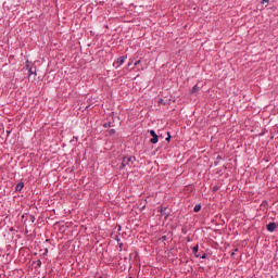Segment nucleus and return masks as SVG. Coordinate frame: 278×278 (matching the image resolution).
I'll return each mask as SVG.
<instances>
[{"instance_id": "obj_12", "label": "nucleus", "mask_w": 278, "mask_h": 278, "mask_svg": "<svg viewBox=\"0 0 278 278\" xmlns=\"http://www.w3.org/2000/svg\"><path fill=\"white\" fill-rule=\"evenodd\" d=\"M103 127H104L105 129H108V127H111V125H110V123H105V124H103Z\"/></svg>"}, {"instance_id": "obj_4", "label": "nucleus", "mask_w": 278, "mask_h": 278, "mask_svg": "<svg viewBox=\"0 0 278 278\" xmlns=\"http://www.w3.org/2000/svg\"><path fill=\"white\" fill-rule=\"evenodd\" d=\"M275 229H277V224L276 223H269L267 225V231L273 232V231H275Z\"/></svg>"}, {"instance_id": "obj_9", "label": "nucleus", "mask_w": 278, "mask_h": 278, "mask_svg": "<svg viewBox=\"0 0 278 278\" xmlns=\"http://www.w3.org/2000/svg\"><path fill=\"white\" fill-rule=\"evenodd\" d=\"M192 253H193L194 255H197V253H199V245H194V247L192 248Z\"/></svg>"}, {"instance_id": "obj_1", "label": "nucleus", "mask_w": 278, "mask_h": 278, "mask_svg": "<svg viewBox=\"0 0 278 278\" xmlns=\"http://www.w3.org/2000/svg\"><path fill=\"white\" fill-rule=\"evenodd\" d=\"M26 71H28V79H36L37 73H36V66H29V64H26L25 66Z\"/></svg>"}, {"instance_id": "obj_11", "label": "nucleus", "mask_w": 278, "mask_h": 278, "mask_svg": "<svg viewBox=\"0 0 278 278\" xmlns=\"http://www.w3.org/2000/svg\"><path fill=\"white\" fill-rule=\"evenodd\" d=\"M262 3H265V8H268V3H270V0H262Z\"/></svg>"}, {"instance_id": "obj_2", "label": "nucleus", "mask_w": 278, "mask_h": 278, "mask_svg": "<svg viewBox=\"0 0 278 278\" xmlns=\"http://www.w3.org/2000/svg\"><path fill=\"white\" fill-rule=\"evenodd\" d=\"M135 160L136 157L134 156H125L122 161V168H125V166H131Z\"/></svg>"}, {"instance_id": "obj_8", "label": "nucleus", "mask_w": 278, "mask_h": 278, "mask_svg": "<svg viewBox=\"0 0 278 278\" xmlns=\"http://www.w3.org/2000/svg\"><path fill=\"white\" fill-rule=\"evenodd\" d=\"M195 92H199V86L197 85L191 89V94H194Z\"/></svg>"}, {"instance_id": "obj_14", "label": "nucleus", "mask_w": 278, "mask_h": 278, "mask_svg": "<svg viewBox=\"0 0 278 278\" xmlns=\"http://www.w3.org/2000/svg\"><path fill=\"white\" fill-rule=\"evenodd\" d=\"M37 265L38 266H42V262L41 261H37Z\"/></svg>"}, {"instance_id": "obj_6", "label": "nucleus", "mask_w": 278, "mask_h": 278, "mask_svg": "<svg viewBox=\"0 0 278 278\" xmlns=\"http://www.w3.org/2000/svg\"><path fill=\"white\" fill-rule=\"evenodd\" d=\"M23 188H25V184L18 182L15 187V192H21V190H23Z\"/></svg>"}, {"instance_id": "obj_13", "label": "nucleus", "mask_w": 278, "mask_h": 278, "mask_svg": "<svg viewBox=\"0 0 278 278\" xmlns=\"http://www.w3.org/2000/svg\"><path fill=\"white\" fill-rule=\"evenodd\" d=\"M110 134L112 135V134H116V130L115 129H111L110 130Z\"/></svg>"}, {"instance_id": "obj_17", "label": "nucleus", "mask_w": 278, "mask_h": 278, "mask_svg": "<svg viewBox=\"0 0 278 278\" xmlns=\"http://www.w3.org/2000/svg\"><path fill=\"white\" fill-rule=\"evenodd\" d=\"M128 66H131V63H128Z\"/></svg>"}, {"instance_id": "obj_7", "label": "nucleus", "mask_w": 278, "mask_h": 278, "mask_svg": "<svg viewBox=\"0 0 278 278\" xmlns=\"http://www.w3.org/2000/svg\"><path fill=\"white\" fill-rule=\"evenodd\" d=\"M166 207H161L160 212H161V216H165V218H168V214L166 213Z\"/></svg>"}, {"instance_id": "obj_5", "label": "nucleus", "mask_w": 278, "mask_h": 278, "mask_svg": "<svg viewBox=\"0 0 278 278\" xmlns=\"http://www.w3.org/2000/svg\"><path fill=\"white\" fill-rule=\"evenodd\" d=\"M125 60H127V56H121L119 59H117V66H123V64H125Z\"/></svg>"}, {"instance_id": "obj_15", "label": "nucleus", "mask_w": 278, "mask_h": 278, "mask_svg": "<svg viewBox=\"0 0 278 278\" xmlns=\"http://www.w3.org/2000/svg\"><path fill=\"white\" fill-rule=\"evenodd\" d=\"M140 64V61L135 62V66H138Z\"/></svg>"}, {"instance_id": "obj_10", "label": "nucleus", "mask_w": 278, "mask_h": 278, "mask_svg": "<svg viewBox=\"0 0 278 278\" xmlns=\"http://www.w3.org/2000/svg\"><path fill=\"white\" fill-rule=\"evenodd\" d=\"M193 211H194L195 213L201 212V204L195 205L194 208H193Z\"/></svg>"}, {"instance_id": "obj_16", "label": "nucleus", "mask_w": 278, "mask_h": 278, "mask_svg": "<svg viewBox=\"0 0 278 278\" xmlns=\"http://www.w3.org/2000/svg\"><path fill=\"white\" fill-rule=\"evenodd\" d=\"M166 140H170V135L166 138Z\"/></svg>"}, {"instance_id": "obj_3", "label": "nucleus", "mask_w": 278, "mask_h": 278, "mask_svg": "<svg viewBox=\"0 0 278 278\" xmlns=\"http://www.w3.org/2000/svg\"><path fill=\"white\" fill-rule=\"evenodd\" d=\"M150 135L152 136L150 142L152 144H157V134H155V130H150Z\"/></svg>"}]
</instances>
